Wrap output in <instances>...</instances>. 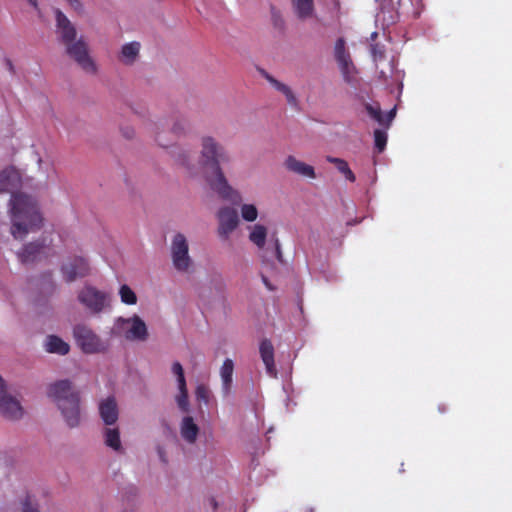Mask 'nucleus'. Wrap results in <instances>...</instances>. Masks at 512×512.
Listing matches in <instances>:
<instances>
[{"instance_id": "obj_1", "label": "nucleus", "mask_w": 512, "mask_h": 512, "mask_svg": "<svg viewBox=\"0 0 512 512\" xmlns=\"http://www.w3.org/2000/svg\"><path fill=\"white\" fill-rule=\"evenodd\" d=\"M200 164L203 167L213 168V176L207 178L211 189L224 200L237 203L242 197L241 193L235 189L226 178L221 163L230 161L226 149L220 142L211 135H204L200 138Z\"/></svg>"}, {"instance_id": "obj_2", "label": "nucleus", "mask_w": 512, "mask_h": 512, "mask_svg": "<svg viewBox=\"0 0 512 512\" xmlns=\"http://www.w3.org/2000/svg\"><path fill=\"white\" fill-rule=\"evenodd\" d=\"M55 17L56 34L64 45L68 57L75 61L85 73L95 75L98 72V66L90 55L85 38L82 35L78 36L75 26L62 11L56 10Z\"/></svg>"}, {"instance_id": "obj_3", "label": "nucleus", "mask_w": 512, "mask_h": 512, "mask_svg": "<svg viewBox=\"0 0 512 512\" xmlns=\"http://www.w3.org/2000/svg\"><path fill=\"white\" fill-rule=\"evenodd\" d=\"M8 213L11 220V234L22 239L42 224V216L37 201L24 193L12 194Z\"/></svg>"}, {"instance_id": "obj_4", "label": "nucleus", "mask_w": 512, "mask_h": 512, "mask_svg": "<svg viewBox=\"0 0 512 512\" xmlns=\"http://www.w3.org/2000/svg\"><path fill=\"white\" fill-rule=\"evenodd\" d=\"M47 396L56 405L67 427L73 429L80 426V394L69 380H59L50 384Z\"/></svg>"}, {"instance_id": "obj_5", "label": "nucleus", "mask_w": 512, "mask_h": 512, "mask_svg": "<svg viewBox=\"0 0 512 512\" xmlns=\"http://www.w3.org/2000/svg\"><path fill=\"white\" fill-rule=\"evenodd\" d=\"M24 414L20 394L0 375V416L9 421H19Z\"/></svg>"}, {"instance_id": "obj_6", "label": "nucleus", "mask_w": 512, "mask_h": 512, "mask_svg": "<svg viewBox=\"0 0 512 512\" xmlns=\"http://www.w3.org/2000/svg\"><path fill=\"white\" fill-rule=\"evenodd\" d=\"M73 336L76 344L85 354H103L110 349L109 340L103 339L88 325L77 324L73 328Z\"/></svg>"}, {"instance_id": "obj_7", "label": "nucleus", "mask_w": 512, "mask_h": 512, "mask_svg": "<svg viewBox=\"0 0 512 512\" xmlns=\"http://www.w3.org/2000/svg\"><path fill=\"white\" fill-rule=\"evenodd\" d=\"M78 302L91 314L98 315L111 308V297L95 286L85 284L77 292Z\"/></svg>"}, {"instance_id": "obj_8", "label": "nucleus", "mask_w": 512, "mask_h": 512, "mask_svg": "<svg viewBox=\"0 0 512 512\" xmlns=\"http://www.w3.org/2000/svg\"><path fill=\"white\" fill-rule=\"evenodd\" d=\"M170 254L173 268L181 274H190L194 269V261L189 254L187 237L177 232L171 239Z\"/></svg>"}, {"instance_id": "obj_9", "label": "nucleus", "mask_w": 512, "mask_h": 512, "mask_svg": "<svg viewBox=\"0 0 512 512\" xmlns=\"http://www.w3.org/2000/svg\"><path fill=\"white\" fill-rule=\"evenodd\" d=\"M115 328L128 341L145 342L149 338V331L145 321L136 314L129 318L118 317L115 320Z\"/></svg>"}, {"instance_id": "obj_10", "label": "nucleus", "mask_w": 512, "mask_h": 512, "mask_svg": "<svg viewBox=\"0 0 512 512\" xmlns=\"http://www.w3.org/2000/svg\"><path fill=\"white\" fill-rule=\"evenodd\" d=\"M218 226L217 235L222 241L230 239L231 234L239 226V217L237 211L230 206L221 207L216 214Z\"/></svg>"}, {"instance_id": "obj_11", "label": "nucleus", "mask_w": 512, "mask_h": 512, "mask_svg": "<svg viewBox=\"0 0 512 512\" xmlns=\"http://www.w3.org/2000/svg\"><path fill=\"white\" fill-rule=\"evenodd\" d=\"M63 279L67 283H72L77 279L84 278L90 273V266L83 257H73L67 259L61 267Z\"/></svg>"}, {"instance_id": "obj_12", "label": "nucleus", "mask_w": 512, "mask_h": 512, "mask_svg": "<svg viewBox=\"0 0 512 512\" xmlns=\"http://www.w3.org/2000/svg\"><path fill=\"white\" fill-rule=\"evenodd\" d=\"M169 153L177 165L184 168L191 176L197 175L198 170L193 160V153L189 148L175 145L171 147Z\"/></svg>"}, {"instance_id": "obj_13", "label": "nucleus", "mask_w": 512, "mask_h": 512, "mask_svg": "<svg viewBox=\"0 0 512 512\" xmlns=\"http://www.w3.org/2000/svg\"><path fill=\"white\" fill-rule=\"evenodd\" d=\"M22 184V177L15 167L9 166L0 171V194H15L14 190Z\"/></svg>"}, {"instance_id": "obj_14", "label": "nucleus", "mask_w": 512, "mask_h": 512, "mask_svg": "<svg viewBox=\"0 0 512 512\" xmlns=\"http://www.w3.org/2000/svg\"><path fill=\"white\" fill-rule=\"evenodd\" d=\"M99 415L105 426L116 425L119 418V408L114 397L102 399L98 405Z\"/></svg>"}, {"instance_id": "obj_15", "label": "nucleus", "mask_w": 512, "mask_h": 512, "mask_svg": "<svg viewBox=\"0 0 512 512\" xmlns=\"http://www.w3.org/2000/svg\"><path fill=\"white\" fill-rule=\"evenodd\" d=\"M48 247L44 243L32 242L18 252V258L23 264H30L47 256Z\"/></svg>"}, {"instance_id": "obj_16", "label": "nucleus", "mask_w": 512, "mask_h": 512, "mask_svg": "<svg viewBox=\"0 0 512 512\" xmlns=\"http://www.w3.org/2000/svg\"><path fill=\"white\" fill-rule=\"evenodd\" d=\"M285 169L293 174L298 176L315 179L316 173L313 166L306 164L305 162L297 159L293 155H289L285 158L283 163Z\"/></svg>"}, {"instance_id": "obj_17", "label": "nucleus", "mask_w": 512, "mask_h": 512, "mask_svg": "<svg viewBox=\"0 0 512 512\" xmlns=\"http://www.w3.org/2000/svg\"><path fill=\"white\" fill-rule=\"evenodd\" d=\"M140 51H141V43L138 41H131L128 43L123 44L118 53H117V60L125 66H132L134 65L139 57H140Z\"/></svg>"}, {"instance_id": "obj_18", "label": "nucleus", "mask_w": 512, "mask_h": 512, "mask_svg": "<svg viewBox=\"0 0 512 512\" xmlns=\"http://www.w3.org/2000/svg\"><path fill=\"white\" fill-rule=\"evenodd\" d=\"M179 433L184 442L189 445L196 443L200 428L192 416H184L179 423Z\"/></svg>"}, {"instance_id": "obj_19", "label": "nucleus", "mask_w": 512, "mask_h": 512, "mask_svg": "<svg viewBox=\"0 0 512 512\" xmlns=\"http://www.w3.org/2000/svg\"><path fill=\"white\" fill-rule=\"evenodd\" d=\"M259 352L261 359L265 365L267 374L270 377L276 378L278 375L275 362H274V347L270 340L264 339L260 343Z\"/></svg>"}, {"instance_id": "obj_20", "label": "nucleus", "mask_w": 512, "mask_h": 512, "mask_svg": "<svg viewBox=\"0 0 512 512\" xmlns=\"http://www.w3.org/2000/svg\"><path fill=\"white\" fill-rule=\"evenodd\" d=\"M103 442L106 447L116 453H124V447L121 441L120 429L116 425L105 426L102 430Z\"/></svg>"}, {"instance_id": "obj_21", "label": "nucleus", "mask_w": 512, "mask_h": 512, "mask_svg": "<svg viewBox=\"0 0 512 512\" xmlns=\"http://www.w3.org/2000/svg\"><path fill=\"white\" fill-rule=\"evenodd\" d=\"M261 75L267 80V82L278 92L283 94L286 98L287 103L292 107L298 106V99L294 94L293 90L285 83L277 80L271 74L265 70H261Z\"/></svg>"}, {"instance_id": "obj_22", "label": "nucleus", "mask_w": 512, "mask_h": 512, "mask_svg": "<svg viewBox=\"0 0 512 512\" xmlns=\"http://www.w3.org/2000/svg\"><path fill=\"white\" fill-rule=\"evenodd\" d=\"M248 239L258 249H263L267 242L269 229L262 223H254L248 228Z\"/></svg>"}, {"instance_id": "obj_23", "label": "nucleus", "mask_w": 512, "mask_h": 512, "mask_svg": "<svg viewBox=\"0 0 512 512\" xmlns=\"http://www.w3.org/2000/svg\"><path fill=\"white\" fill-rule=\"evenodd\" d=\"M233 372H234V363L231 359L227 358L224 360L221 368H220V377H221V389L224 397H227L232 392L233 385Z\"/></svg>"}, {"instance_id": "obj_24", "label": "nucleus", "mask_w": 512, "mask_h": 512, "mask_svg": "<svg viewBox=\"0 0 512 512\" xmlns=\"http://www.w3.org/2000/svg\"><path fill=\"white\" fill-rule=\"evenodd\" d=\"M291 3L298 19L305 21L314 17V0H291Z\"/></svg>"}, {"instance_id": "obj_25", "label": "nucleus", "mask_w": 512, "mask_h": 512, "mask_svg": "<svg viewBox=\"0 0 512 512\" xmlns=\"http://www.w3.org/2000/svg\"><path fill=\"white\" fill-rule=\"evenodd\" d=\"M44 348L48 353L66 355L70 351V345L56 335H49L44 342Z\"/></svg>"}, {"instance_id": "obj_26", "label": "nucleus", "mask_w": 512, "mask_h": 512, "mask_svg": "<svg viewBox=\"0 0 512 512\" xmlns=\"http://www.w3.org/2000/svg\"><path fill=\"white\" fill-rule=\"evenodd\" d=\"M326 160L335 165V167L337 168V170L350 182H354L355 181V175L354 173L351 171V169L349 168V165L348 163L344 160V159H341V158H336V157H332V156H327L326 157Z\"/></svg>"}, {"instance_id": "obj_27", "label": "nucleus", "mask_w": 512, "mask_h": 512, "mask_svg": "<svg viewBox=\"0 0 512 512\" xmlns=\"http://www.w3.org/2000/svg\"><path fill=\"white\" fill-rule=\"evenodd\" d=\"M240 215L243 221L254 223L259 216V210L253 203H242L240 205Z\"/></svg>"}, {"instance_id": "obj_28", "label": "nucleus", "mask_w": 512, "mask_h": 512, "mask_svg": "<svg viewBox=\"0 0 512 512\" xmlns=\"http://www.w3.org/2000/svg\"><path fill=\"white\" fill-rule=\"evenodd\" d=\"M338 65L344 81L348 84H354L356 81V68L352 60L339 63Z\"/></svg>"}, {"instance_id": "obj_29", "label": "nucleus", "mask_w": 512, "mask_h": 512, "mask_svg": "<svg viewBox=\"0 0 512 512\" xmlns=\"http://www.w3.org/2000/svg\"><path fill=\"white\" fill-rule=\"evenodd\" d=\"M334 56L337 63H342L351 60L349 52L345 47V40L343 38H339L334 46Z\"/></svg>"}, {"instance_id": "obj_30", "label": "nucleus", "mask_w": 512, "mask_h": 512, "mask_svg": "<svg viewBox=\"0 0 512 512\" xmlns=\"http://www.w3.org/2000/svg\"><path fill=\"white\" fill-rule=\"evenodd\" d=\"M270 21L273 28L279 32H283L285 29V19L282 12L275 6L270 7Z\"/></svg>"}, {"instance_id": "obj_31", "label": "nucleus", "mask_w": 512, "mask_h": 512, "mask_svg": "<svg viewBox=\"0 0 512 512\" xmlns=\"http://www.w3.org/2000/svg\"><path fill=\"white\" fill-rule=\"evenodd\" d=\"M119 296L121 302L126 305H135L137 303V296L135 292L126 284L120 286Z\"/></svg>"}, {"instance_id": "obj_32", "label": "nucleus", "mask_w": 512, "mask_h": 512, "mask_svg": "<svg viewBox=\"0 0 512 512\" xmlns=\"http://www.w3.org/2000/svg\"><path fill=\"white\" fill-rule=\"evenodd\" d=\"M171 372L176 378L177 388H187L186 379L184 375V369L180 362L175 361L172 363Z\"/></svg>"}, {"instance_id": "obj_33", "label": "nucleus", "mask_w": 512, "mask_h": 512, "mask_svg": "<svg viewBox=\"0 0 512 512\" xmlns=\"http://www.w3.org/2000/svg\"><path fill=\"white\" fill-rule=\"evenodd\" d=\"M175 402L182 412L188 413L190 411L187 388L178 389V393L175 395Z\"/></svg>"}, {"instance_id": "obj_34", "label": "nucleus", "mask_w": 512, "mask_h": 512, "mask_svg": "<svg viewBox=\"0 0 512 512\" xmlns=\"http://www.w3.org/2000/svg\"><path fill=\"white\" fill-rule=\"evenodd\" d=\"M365 109L370 117L376 120L379 124L385 125V118L379 105H372L367 103Z\"/></svg>"}, {"instance_id": "obj_35", "label": "nucleus", "mask_w": 512, "mask_h": 512, "mask_svg": "<svg viewBox=\"0 0 512 512\" xmlns=\"http://www.w3.org/2000/svg\"><path fill=\"white\" fill-rule=\"evenodd\" d=\"M34 156L37 162L38 171L42 175L47 176L52 166L51 161L49 159H44L38 151H34Z\"/></svg>"}, {"instance_id": "obj_36", "label": "nucleus", "mask_w": 512, "mask_h": 512, "mask_svg": "<svg viewBox=\"0 0 512 512\" xmlns=\"http://www.w3.org/2000/svg\"><path fill=\"white\" fill-rule=\"evenodd\" d=\"M374 143L378 152H382L387 143V133L383 130L376 129L374 131Z\"/></svg>"}, {"instance_id": "obj_37", "label": "nucleus", "mask_w": 512, "mask_h": 512, "mask_svg": "<svg viewBox=\"0 0 512 512\" xmlns=\"http://www.w3.org/2000/svg\"><path fill=\"white\" fill-rule=\"evenodd\" d=\"M171 131L177 136L186 135L188 132L187 122L183 119H176L171 126Z\"/></svg>"}, {"instance_id": "obj_38", "label": "nucleus", "mask_w": 512, "mask_h": 512, "mask_svg": "<svg viewBox=\"0 0 512 512\" xmlns=\"http://www.w3.org/2000/svg\"><path fill=\"white\" fill-rule=\"evenodd\" d=\"M371 55L376 63V67L378 68V62L383 60L385 58V48L383 45L380 44H373L371 45Z\"/></svg>"}, {"instance_id": "obj_39", "label": "nucleus", "mask_w": 512, "mask_h": 512, "mask_svg": "<svg viewBox=\"0 0 512 512\" xmlns=\"http://www.w3.org/2000/svg\"><path fill=\"white\" fill-rule=\"evenodd\" d=\"M20 506H21V511L24 512L25 510H31V509L36 508L37 503L33 496H31L30 494H25V496H23L20 499Z\"/></svg>"}, {"instance_id": "obj_40", "label": "nucleus", "mask_w": 512, "mask_h": 512, "mask_svg": "<svg viewBox=\"0 0 512 512\" xmlns=\"http://www.w3.org/2000/svg\"><path fill=\"white\" fill-rule=\"evenodd\" d=\"M198 400L204 401L205 403L209 400V389L205 385H198L195 391Z\"/></svg>"}, {"instance_id": "obj_41", "label": "nucleus", "mask_w": 512, "mask_h": 512, "mask_svg": "<svg viewBox=\"0 0 512 512\" xmlns=\"http://www.w3.org/2000/svg\"><path fill=\"white\" fill-rule=\"evenodd\" d=\"M151 131L153 133L154 139L157 142V144L162 147H166V144L163 141V137H162L161 133L159 132V123H157V122L153 123V125L151 127Z\"/></svg>"}, {"instance_id": "obj_42", "label": "nucleus", "mask_w": 512, "mask_h": 512, "mask_svg": "<svg viewBox=\"0 0 512 512\" xmlns=\"http://www.w3.org/2000/svg\"><path fill=\"white\" fill-rule=\"evenodd\" d=\"M274 255L280 263H283V253L281 249V243L278 238H276L274 241Z\"/></svg>"}, {"instance_id": "obj_43", "label": "nucleus", "mask_w": 512, "mask_h": 512, "mask_svg": "<svg viewBox=\"0 0 512 512\" xmlns=\"http://www.w3.org/2000/svg\"><path fill=\"white\" fill-rule=\"evenodd\" d=\"M121 134L126 139H133L136 135V131L131 126H125L121 128Z\"/></svg>"}, {"instance_id": "obj_44", "label": "nucleus", "mask_w": 512, "mask_h": 512, "mask_svg": "<svg viewBox=\"0 0 512 512\" xmlns=\"http://www.w3.org/2000/svg\"><path fill=\"white\" fill-rule=\"evenodd\" d=\"M396 114V108L391 109L385 116V125L389 126Z\"/></svg>"}, {"instance_id": "obj_45", "label": "nucleus", "mask_w": 512, "mask_h": 512, "mask_svg": "<svg viewBox=\"0 0 512 512\" xmlns=\"http://www.w3.org/2000/svg\"><path fill=\"white\" fill-rule=\"evenodd\" d=\"M157 453L159 455V458L161 461L166 462V453L165 450L162 447L157 448Z\"/></svg>"}, {"instance_id": "obj_46", "label": "nucleus", "mask_w": 512, "mask_h": 512, "mask_svg": "<svg viewBox=\"0 0 512 512\" xmlns=\"http://www.w3.org/2000/svg\"><path fill=\"white\" fill-rule=\"evenodd\" d=\"M27 1L37 12H40L38 0H27Z\"/></svg>"}, {"instance_id": "obj_47", "label": "nucleus", "mask_w": 512, "mask_h": 512, "mask_svg": "<svg viewBox=\"0 0 512 512\" xmlns=\"http://www.w3.org/2000/svg\"><path fill=\"white\" fill-rule=\"evenodd\" d=\"M262 281H263L264 285H265L269 290H273V287L271 286V284H270V282L268 281L267 277L262 276Z\"/></svg>"}, {"instance_id": "obj_48", "label": "nucleus", "mask_w": 512, "mask_h": 512, "mask_svg": "<svg viewBox=\"0 0 512 512\" xmlns=\"http://www.w3.org/2000/svg\"><path fill=\"white\" fill-rule=\"evenodd\" d=\"M379 78L386 80L388 78V73L383 69L379 70Z\"/></svg>"}, {"instance_id": "obj_49", "label": "nucleus", "mask_w": 512, "mask_h": 512, "mask_svg": "<svg viewBox=\"0 0 512 512\" xmlns=\"http://www.w3.org/2000/svg\"><path fill=\"white\" fill-rule=\"evenodd\" d=\"M24 512H38V508H34V509H31V510H25Z\"/></svg>"}, {"instance_id": "obj_50", "label": "nucleus", "mask_w": 512, "mask_h": 512, "mask_svg": "<svg viewBox=\"0 0 512 512\" xmlns=\"http://www.w3.org/2000/svg\"><path fill=\"white\" fill-rule=\"evenodd\" d=\"M375 37H377V33L376 32L372 33V35H371L372 39H374Z\"/></svg>"}, {"instance_id": "obj_51", "label": "nucleus", "mask_w": 512, "mask_h": 512, "mask_svg": "<svg viewBox=\"0 0 512 512\" xmlns=\"http://www.w3.org/2000/svg\"><path fill=\"white\" fill-rule=\"evenodd\" d=\"M393 69V66L391 64H389V71H392Z\"/></svg>"}]
</instances>
